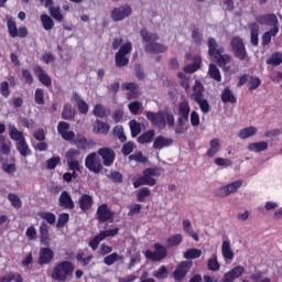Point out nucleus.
Masks as SVG:
<instances>
[{
    "mask_svg": "<svg viewBox=\"0 0 282 282\" xmlns=\"http://www.w3.org/2000/svg\"><path fill=\"white\" fill-rule=\"evenodd\" d=\"M169 147H173V139L164 135H159L154 139L153 149H156V151H162V149H166Z\"/></svg>",
    "mask_w": 282,
    "mask_h": 282,
    "instance_id": "nucleus-14",
    "label": "nucleus"
},
{
    "mask_svg": "<svg viewBox=\"0 0 282 282\" xmlns=\"http://www.w3.org/2000/svg\"><path fill=\"white\" fill-rule=\"evenodd\" d=\"M153 138H155V130H148L138 138V142L139 144H148L153 141Z\"/></svg>",
    "mask_w": 282,
    "mask_h": 282,
    "instance_id": "nucleus-39",
    "label": "nucleus"
},
{
    "mask_svg": "<svg viewBox=\"0 0 282 282\" xmlns=\"http://www.w3.org/2000/svg\"><path fill=\"white\" fill-rule=\"evenodd\" d=\"M93 204H94V197H91L88 194H84L79 198V206H80L82 210H89V208H91Z\"/></svg>",
    "mask_w": 282,
    "mask_h": 282,
    "instance_id": "nucleus-34",
    "label": "nucleus"
},
{
    "mask_svg": "<svg viewBox=\"0 0 282 282\" xmlns=\"http://www.w3.org/2000/svg\"><path fill=\"white\" fill-rule=\"evenodd\" d=\"M51 17L58 21V23H63V13L61 12V7H50L48 10Z\"/></svg>",
    "mask_w": 282,
    "mask_h": 282,
    "instance_id": "nucleus-48",
    "label": "nucleus"
},
{
    "mask_svg": "<svg viewBox=\"0 0 282 282\" xmlns=\"http://www.w3.org/2000/svg\"><path fill=\"white\" fill-rule=\"evenodd\" d=\"M34 99L36 105H45V93H43V89H35Z\"/></svg>",
    "mask_w": 282,
    "mask_h": 282,
    "instance_id": "nucleus-55",
    "label": "nucleus"
},
{
    "mask_svg": "<svg viewBox=\"0 0 282 282\" xmlns=\"http://www.w3.org/2000/svg\"><path fill=\"white\" fill-rule=\"evenodd\" d=\"M63 120H73L74 118V110L72 109V105L66 104L64 106L63 112H62Z\"/></svg>",
    "mask_w": 282,
    "mask_h": 282,
    "instance_id": "nucleus-52",
    "label": "nucleus"
},
{
    "mask_svg": "<svg viewBox=\"0 0 282 282\" xmlns=\"http://www.w3.org/2000/svg\"><path fill=\"white\" fill-rule=\"evenodd\" d=\"M221 100L223 102H231L232 105L237 102V98L235 97V95H232V91L228 87L224 89L221 94Z\"/></svg>",
    "mask_w": 282,
    "mask_h": 282,
    "instance_id": "nucleus-46",
    "label": "nucleus"
},
{
    "mask_svg": "<svg viewBox=\"0 0 282 282\" xmlns=\"http://www.w3.org/2000/svg\"><path fill=\"white\" fill-rule=\"evenodd\" d=\"M74 274V264L69 261L59 262L53 270L52 278L55 281H70Z\"/></svg>",
    "mask_w": 282,
    "mask_h": 282,
    "instance_id": "nucleus-2",
    "label": "nucleus"
},
{
    "mask_svg": "<svg viewBox=\"0 0 282 282\" xmlns=\"http://www.w3.org/2000/svg\"><path fill=\"white\" fill-rule=\"evenodd\" d=\"M207 268L212 272H218L220 264L219 261L217 260V254L214 253L207 261Z\"/></svg>",
    "mask_w": 282,
    "mask_h": 282,
    "instance_id": "nucleus-45",
    "label": "nucleus"
},
{
    "mask_svg": "<svg viewBox=\"0 0 282 282\" xmlns=\"http://www.w3.org/2000/svg\"><path fill=\"white\" fill-rule=\"evenodd\" d=\"M204 98V85L199 82H195V85L193 87V94H192V99L194 101L200 100Z\"/></svg>",
    "mask_w": 282,
    "mask_h": 282,
    "instance_id": "nucleus-32",
    "label": "nucleus"
},
{
    "mask_svg": "<svg viewBox=\"0 0 282 282\" xmlns=\"http://www.w3.org/2000/svg\"><path fill=\"white\" fill-rule=\"evenodd\" d=\"M40 19L44 30L50 31L54 28V20L50 15L44 13Z\"/></svg>",
    "mask_w": 282,
    "mask_h": 282,
    "instance_id": "nucleus-47",
    "label": "nucleus"
},
{
    "mask_svg": "<svg viewBox=\"0 0 282 282\" xmlns=\"http://www.w3.org/2000/svg\"><path fill=\"white\" fill-rule=\"evenodd\" d=\"M195 102H197L203 113H208V111H210V104H208V100H206L205 98L197 99Z\"/></svg>",
    "mask_w": 282,
    "mask_h": 282,
    "instance_id": "nucleus-57",
    "label": "nucleus"
},
{
    "mask_svg": "<svg viewBox=\"0 0 282 282\" xmlns=\"http://www.w3.org/2000/svg\"><path fill=\"white\" fill-rule=\"evenodd\" d=\"M85 166L91 173H100V171H102V163H100V160L98 159L96 152L87 155L85 160Z\"/></svg>",
    "mask_w": 282,
    "mask_h": 282,
    "instance_id": "nucleus-7",
    "label": "nucleus"
},
{
    "mask_svg": "<svg viewBox=\"0 0 282 282\" xmlns=\"http://www.w3.org/2000/svg\"><path fill=\"white\" fill-rule=\"evenodd\" d=\"M183 231L186 235H189V237H192V239H194V241H199V236L193 229V224H191V220H188V219L183 220Z\"/></svg>",
    "mask_w": 282,
    "mask_h": 282,
    "instance_id": "nucleus-28",
    "label": "nucleus"
},
{
    "mask_svg": "<svg viewBox=\"0 0 282 282\" xmlns=\"http://www.w3.org/2000/svg\"><path fill=\"white\" fill-rule=\"evenodd\" d=\"M7 199L10 200L11 206H13V208H21V206H23V202L21 200V196L14 193H9L7 196Z\"/></svg>",
    "mask_w": 282,
    "mask_h": 282,
    "instance_id": "nucleus-43",
    "label": "nucleus"
},
{
    "mask_svg": "<svg viewBox=\"0 0 282 282\" xmlns=\"http://www.w3.org/2000/svg\"><path fill=\"white\" fill-rule=\"evenodd\" d=\"M261 85V79L259 77H250L248 82L249 89H257Z\"/></svg>",
    "mask_w": 282,
    "mask_h": 282,
    "instance_id": "nucleus-64",
    "label": "nucleus"
},
{
    "mask_svg": "<svg viewBox=\"0 0 282 282\" xmlns=\"http://www.w3.org/2000/svg\"><path fill=\"white\" fill-rule=\"evenodd\" d=\"M7 28L12 39H17V36H19V32L17 30V22L11 17H7Z\"/></svg>",
    "mask_w": 282,
    "mask_h": 282,
    "instance_id": "nucleus-41",
    "label": "nucleus"
},
{
    "mask_svg": "<svg viewBox=\"0 0 282 282\" xmlns=\"http://www.w3.org/2000/svg\"><path fill=\"white\" fill-rule=\"evenodd\" d=\"M97 216L99 221H109V219H113V213L109 210L107 205H100L97 209Z\"/></svg>",
    "mask_w": 282,
    "mask_h": 282,
    "instance_id": "nucleus-17",
    "label": "nucleus"
},
{
    "mask_svg": "<svg viewBox=\"0 0 282 282\" xmlns=\"http://www.w3.org/2000/svg\"><path fill=\"white\" fill-rule=\"evenodd\" d=\"M112 133L120 142H127V135L124 134V128H122V126H116Z\"/></svg>",
    "mask_w": 282,
    "mask_h": 282,
    "instance_id": "nucleus-50",
    "label": "nucleus"
},
{
    "mask_svg": "<svg viewBox=\"0 0 282 282\" xmlns=\"http://www.w3.org/2000/svg\"><path fill=\"white\" fill-rule=\"evenodd\" d=\"M212 61H215V63H217L219 67H226L227 65H229V63L232 62V55L218 53L212 57Z\"/></svg>",
    "mask_w": 282,
    "mask_h": 282,
    "instance_id": "nucleus-18",
    "label": "nucleus"
},
{
    "mask_svg": "<svg viewBox=\"0 0 282 282\" xmlns=\"http://www.w3.org/2000/svg\"><path fill=\"white\" fill-rule=\"evenodd\" d=\"M147 119L151 122L152 127H158V129H166V122L170 127L175 124V117L169 112H145Z\"/></svg>",
    "mask_w": 282,
    "mask_h": 282,
    "instance_id": "nucleus-1",
    "label": "nucleus"
},
{
    "mask_svg": "<svg viewBox=\"0 0 282 282\" xmlns=\"http://www.w3.org/2000/svg\"><path fill=\"white\" fill-rule=\"evenodd\" d=\"M221 252L226 261H232V259H235V252L232 251V248H230V241H223Z\"/></svg>",
    "mask_w": 282,
    "mask_h": 282,
    "instance_id": "nucleus-26",
    "label": "nucleus"
},
{
    "mask_svg": "<svg viewBox=\"0 0 282 282\" xmlns=\"http://www.w3.org/2000/svg\"><path fill=\"white\" fill-rule=\"evenodd\" d=\"M40 217L47 221V224L54 225L56 224V215L50 213V212H44L40 214Z\"/></svg>",
    "mask_w": 282,
    "mask_h": 282,
    "instance_id": "nucleus-59",
    "label": "nucleus"
},
{
    "mask_svg": "<svg viewBox=\"0 0 282 282\" xmlns=\"http://www.w3.org/2000/svg\"><path fill=\"white\" fill-rule=\"evenodd\" d=\"M231 50L239 61H246L248 57V52L246 51V44H243V40L241 37H234L231 40Z\"/></svg>",
    "mask_w": 282,
    "mask_h": 282,
    "instance_id": "nucleus-6",
    "label": "nucleus"
},
{
    "mask_svg": "<svg viewBox=\"0 0 282 282\" xmlns=\"http://www.w3.org/2000/svg\"><path fill=\"white\" fill-rule=\"evenodd\" d=\"M153 276H155V279H166V276H169V270L166 267H161L159 270L153 272Z\"/></svg>",
    "mask_w": 282,
    "mask_h": 282,
    "instance_id": "nucleus-61",
    "label": "nucleus"
},
{
    "mask_svg": "<svg viewBox=\"0 0 282 282\" xmlns=\"http://www.w3.org/2000/svg\"><path fill=\"white\" fill-rule=\"evenodd\" d=\"M160 169H147L143 175L133 183V186L134 188H140V186H155V177H160Z\"/></svg>",
    "mask_w": 282,
    "mask_h": 282,
    "instance_id": "nucleus-3",
    "label": "nucleus"
},
{
    "mask_svg": "<svg viewBox=\"0 0 282 282\" xmlns=\"http://www.w3.org/2000/svg\"><path fill=\"white\" fill-rule=\"evenodd\" d=\"M8 131L9 138H11V140H13L14 142H20L21 140L25 139L23 132L19 131V129H17L15 126L12 123L8 124Z\"/></svg>",
    "mask_w": 282,
    "mask_h": 282,
    "instance_id": "nucleus-25",
    "label": "nucleus"
},
{
    "mask_svg": "<svg viewBox=\"0 0 282 282\" xmlns=\"http://www.w3.org/2000/svg\"><path fill=\"white\" fill-rule=\"evenodd\" d=\"M191 262L183 261L181 262L173 273V278L175 281H183L184 276L188 274V270H191Z\"/></svg>",
    "mask_w": 282,
    "mask_h": 282,
    "instance_id": "nucleus-12",
    "label": "nucleus"
},
{
    "mask_svg": "<svg viewBox=\"0 0 282 282\" xmlns=\"http://www.w3.org/2000/svg\"><path fill=\"white\" fill-rule=\"evenodd\" d=\"M251 45H259V24L252 23L249 25Z\"/></svg>",
    "mask_w": 282,
    "mask_h": 282,
    "instance_id": "nucleus-35",
    "label": "nucleus"
},
{
    "mask_svg": "<svg viewBox=\"0 0 282 282\" xmlns=\"http://www.w3.org/2000/svg\"><path fill=\"white\" fill-rule=\"evenodd\" d=\"M118 232H120V229L115 228V229H108V230H102L99 232L101 239L105 241V239H107V237H116V235H118Z\"/></svg>",
    "mask_w": 282,
    "mask_h": 282,
    "instance_id": "nucleus-60",
    "label": "nucleus"
},
{
    "mask_svg": "<svg viewBox=\"0 0 282 282\" xmlns=\"http://www.w3.org/2000/svg\"><path fill=\"white\" fill-rule=\"evenodd\" d=\"M109 124L97 120L94 124V131L95 133H100L101 135H107L109 133Z\"/></svg>",
    "mask_w": 282,
    "mask_h": 282,
    "instance_id": "nucleus-38",
    "label": "nucleus"
},
{
    "mask_svg": "<svg viewBox=\"0 0 282 282\" xmlns=\"http://www.w3.org/2000/svg\"><path fill=\"white\" fill-rule=\"evenodd\" d=\"M166 50H169L166 45L158 44L155 42L145 45V52H149V54H162L163 52H166Z\"/></svg>",
    "mask_w": 282,
    "mask_h": 282,
    "instance_id": "nucleus-23",
    "label": "nucleus"
},
{
    "mask_svg": "<svg viewBox=\"0 0 282 282\" xmlns=\"http://www.w3.org/2000/svg\"><path fill=\"white\" fill-rule=\"evenodd\" d=\"M247 149L251 153H261L263 151H268V142L267 141L251 142L248 144Z\"/></svg>",
    "mask_w": 282,
    "mask_h": 282,
    "instance_id": "nucleus-22",
    "label": "nucleus"
},
{
    "mask_svg": "<svg viewBox=\"0 0 282 282\" xmlns=\"http://www.w3.org/2000/svg\"><path fill=\"white\" fill-rule=\"evenodd\" d=\"M128 109L133 116H138V112L142 109V102L132 101L128 105Z\"/></svg>",
    "mask_w": 282,
    "mask_h": 282,
    "instance_id": "nucleus-58",
    "label": "nucleus"
},
{
    "mask_svg": "<svg viewBox=\"0 0 282 282\" xmlns=\"http://www.w3.org/2000/svg\"><path fill=\"white\" fill-rule=\"evenodd\" d=\"M76 259L79 263H83V265H89V263H91V260L94 259V256L87 254L86 251H82L77 253Z\"/></svg>",
    "mask_w": 282,
    "mask_h": 282,
    "instance_id": "nucleus-44",
    "label": "nucleus"
},
{
    "mask_svg": "<svg viewBox=\"0 0 282 282\" xmlns=\"http://www.w3.org/2000/svg\"><path fill=\"white\" fill-rule=\"evenodd\" d=\"M243 184H245L243 180L234 181L216 189V195L217 197H228L229 195H235V193H237V191H239V188H241Z\"/></svg>",
    "mask_w": 282,
    "mask_h": 282,
    "instance_id": "nucleus-5",
    "label": "nucleus"
},
{
    "mask_svg": "<svg viewBox=\"0 0 282 282\" xmlns=\"http://www.w3.org/2000/svg\"><path fill=\"white\" fill-rule=\"evenodd\" d=\"M35 74L42 85H45V87H50L52 85V78H50L47 74L43 72V68L41 66L35 67Z\"/></svg>",
    "mask_w": 282,
    "mask_h": 282,
    "instance_id": "nucleus-27",
    "label": "nucleus"
},
{
    "mask_svg": "<svg viewBox=\"0 0 282 282\" xmlns=\"http://www.w3.org/2000/svg\"><path fill=\"white\" fill-rule=\"evenodd\" d=\"M279 34V28H272L270 31H267L262 35V45H270L272 43V36Z\"/></svg>",
    "mask_w": 282,
    "mask_h": 282,
    "instance_id": "nucleus-37",
    "label": "nucleus"
},
{
    "mask_svg": "<svg viewBox=\"0 0 282 282\" xmlns=\"http://www.w3.org/2000/svg\"><path fill=\"white\" fill-rule=\"evenodd\" d=\"M259 22L269 28H279V19L274 14L262 15L259 19Z\"/></svg>",
    "mask_w": 282,
    "mask_h": 282,
    "instance_id": "nucleus-21",
    "label": "nucleus"
},
{
    "mask_svg": "<svg viewBox=\"0 0 282 282\" xmlns=\"http://www.w3.org/2000/svg\"><path fill=\"white\" fill-rule=\"evenodd\" d=\"M194 63L184 67L185 74H195L202 67V57L199 55L193 58Z\"/></svg>",
    "mask_w": 282,
    "mask_h": 282,
    "instance_id": "nucleus-29",
    "label": "nucleus"
},
{
    "mask_svg": "<svg viewBox=\"0 0 282 282\" xmlns=\"http://www.w3.org/2000/svg\"><path fill=\"white\" fill-rule=\"evenodd\" d=\"M0 151L4 155H10V145L6 143V137L0 135Z\"/></svg>",
    "mask_w": 282,
    "mask_h": 282,
    "instance_id": "nucleus-62",
    "label": "nucleus"
},
{
    "mask_svg": "<svg viewBox=\"0 0 282 282\" xmlns=\"http://www.w3.org/2000/svg\"><path fill=\"white\" fill-rule=\"evenodd\" d=\"M221 151V142L219 139H213L209 141V148L207 149V158H215L217 152Z\"/></svg>",
    "mask_w": 282,
    "mask_h": 282,
    "instance_id": "nucleus-20",
    "label": "nucleus"
},
{
    "mask_svg": "<svg viewBox=\"0 0 282 282\" xmlns=\"http://www.w3.org/2000/svg\"><path fill=\"white\" fill-rule=\"evenodd\" d=\"M17 149L19 153L23 155V158H28V155H30L31 153L30 147L28 145V142L25 141V139H22L21 141L17 142Z\"/></svg>",
    "mask_w": 282,
    "mask_h": 282,
    "instance_id": "nucleus-42",
    "label": "nucleus"
},
{
    "mask_svg": "<svg viewBox=\"0 0 282 282\" xmlns=\"http://www.w3.org/2000/svg\"><path fill=\"white\" fill-rule=\"evenodd\" d=\"M155 251L147 250L144 251V257L151 261H162L167 254L166 248L160 243L154 245Z\"/></svg>",
    "mask_w": 282,
    "mask_h": 282,
    "instance_id": "nucleus-8",
    "label": "nucleus"
},
{
    "mask_svg": "<svg viewBox=\"0 0 282 282\" xmlns=\"http://www.w3.org/2000/svg\"><path fill=\"white\" fill-rule=\"evenodd\" d=\"M59 206L62 208H68L72 210L74 208V200L72 199V195L68 192H63L59 196Z\"/></svg>",
    "mask_w": 282,
    "mask_h": 282,
    "instance_id": "nucleus-24",
    "label": "nucleus"
},
{
    "mask_svg": "<svg viewBox=\"0 0 282 282\" xmlns=\"http://www.w3.org/2000/svg\"><path fill=\"white\" fill-rule=\"evenodd\" d=\"M257 131H258L257 128L251 126L240 130L238 133V137L241 140H248V138H252V135H257Z\"/></svg>",
    "mask_w": 282,
    "mask_h": 282,
    "instance_id": "nucleus-36",
    "label": "nucleus"
},
{
    "mask_svg": "<svg viewBox=\"0 0 282 282\" xmlns=\"http://www.w3.org/2000/svg\"><path fill=\"white\" fill-rule=\"evenodd\" d=\"M183 237H182V234H176L174 236H171L169 239H167V245L173 248V246H180L183 241Z\"/></svg>",
    "mask_w": 282,
    "mask_h": 282,
    "instance_id": "nucleus-53",
    "label": "nucleus"
},
{
    "mask_svg": "<svg viewBox=\"0 0 282 282\" xmlns=\"http://www.w3.org/2000/svg\"><path fill=\"white\" fill-rule=\"evenodd\" d=\"M133 50V43L126 42L123 43L119 51L116 53L115 56V63L117 67H127L129 65V54H131V51Z\"/></svg>",
    "mask_w": 282,
    "mask_h": 282,
    "instance_id": "nucleus-4",
    "label": "nucleus"
},
{
    "mask_svg": "<svg viewBox=\"0 0 282 282\" xmlns=\"http://www.w3.org/2000/svg\"><path fill=\"white\" fill-rule=\"evenodd\" d=\"M140 35L143 39V41L148 43V45H151V43H155V41H158V34H153L149 32L147 29H142L140 31Z\"/></svg>",
    "mask_w": 282,
    "mask_h": 282,
    "instance_id": "nucleus-40",
    "label": "nucleus"
},
{
    "mask_svg": "<svg viewBox=\"0 0 282 282\" xmlns=\"http://www.w3.org/2000/svg\"><path fill=\"white\" fill-rule=\"evenodd\" d=\"M282 63V54L273 53L270 58L267 59L268 65H281Z\"/></svg>",
    "mask_w": 282,
    "mask_h": 282,
    "instance_id": "nucleus-54",
    "label": "nucleus"
},
{
    "mask_svg": "<svg viewBox=\"0 0 282 282\" xmlns=\"http://www.w3.org/2000/svg\"><path fill=\"white\" fill-rule=\"evenodd\" d=\"M73 98L80 113H87L89 111V105H87L86 101L80 98V95L75 93Z\"/></svg>",
    "mask_w": 282,
    "mask_h": 282,
    "instance_id": "nucleus-30",
    "label": "nucleus"
},
{
    "mask_svg": "<svg viewBox=\"0 0 282 282\" xmlns=\"http://www.w3.org/2000/svg\"><path fill=\"white\" fill-rule=\"evenodd\" d=\"M54 259V251L50 248H42L40 250L39 263L40 265H47V263H52Z\"/></svg>",
    "mask_w": 282,
    "mask_h": 282,
    "instance_id": "nucleus-15",
    "label": "nucleus"
},
{
    "mask_svg": "<svg viewBox=\"0 0 282 282\" xmlns=\"http://www.w3.org/2000/svg\"><path fill=\"white\" fill-rule=\"evenodd\" d=\"M57 133L62 135L63 140H66L67 142L74 140L76 138V133L74 131H69V123L65 121H61L57 124Z\"/></svg>",
    "mask_w": 282,
    "mask_h": 282,
    "instance_id": "nucleus-11",
    "label": "nucleus"
},
{
    "mask_svg": "<svg viewBox=\"0 0 282 282\" xmlns=\"http://www.w3.org/2000/svg\"><path fill=\"white\" fill-rule=\"evenodd\" d=\"M122 89H126L128 93V99L133 100L138 98V86L134 83H128L122 85Z\"/></svg>",
    "mask_w": 282,
    "mask_h": 282,
    "instance_id": "nucleus-33",
    "label": "nucleus"
},
{
    "mask_svg": "<svg viewBox=\"0 0 282 282\" xmlns=\"http://www.w3.org/2000/svg\"><path fill=\"white\" fill-rule=\"evenodd\" d=\"M151 195V189L149 187H143L138 192V202H144V198Z\"/></svg>",
    "mask_w": 282,
    "mask_h": 282,
    "instance_id": "nucleus-63",
    "label": "nucleus"
},
{
    "mask_svg": "<svg viewBox=\"0 0 282 282\" xmlns=\"http://www.w3.org/2000/svg\"><path fill=\"white\" fill-rule=\"evenodd\" d=\"M130 131L132 134V138H138L140 133L142 132V129L140 128V123L135 120H131L129 122Z\"/></svg>",
    "mask_w": 282,
    "mask_h": 282,
    "instance_id": "nucleus-51",
    "label": "nucleus"
},
{
    "mask_svg": "<svg viewBox=\"0 0 282 282\" xmlns=\"http://www.w3.org/2000/svg\"><path fill=\"white\" fill-rule=\"evenodd\" d=\"M98 155L102 159L104 166H111L116 162V152L109 148H100Z\"/></svg>",
    "mask_w": 282,
    "mask_h": 282,
    "instance_id": "nucleus-10",
    "label": "nucleus"
},
{
    "mask_svg": "<svg viewBox=\"0 0 282 282\" xmlns=\"http://www.w3.org/2000/svg\"><path fill=\"white\" fill-rule=\"evenodd\" d=\"M184 259H199L202 257V250L200 249H188L183 254Z\"/></svg>",
    "mask_w": 282,
    "mask_h": 282,
    "instance_id": "nucleus-49",
    "label": "nucleus"
},
{
    "mask_svg": "<svg viewBox=\"0 0 282 282\" xmlns=\"http://www.w3.org/2000/svg\"><path fill=\"white\" fill-rule=\"evenodd\" d=\"M93 113L97 118H105V117H107V109L104 108L102 105H96L94 110H93Z\"/></svg>",
    "mask_w": 282,
    "mask_h": 282,
    "instance_id": "nucleus-56",
    "label": "nucleus"
},
{
    "mask_svg": "<svg viewBox=\"0 0 282 282\" xmlns=\"http://www.w3.org/2000/svg\"><path fill=\"white\" fill-rule=\"evenodd\" d=\"M191 113V106L188 102L184 101L178 106V124L184 126L185 122H188V116Z\"/></svg>",
    "mask_w": 282,
    "mask_h": 282,
    "instance_id": "nucleus-13",
    "label": "nucleus"
},
{
    "mask_svg": "<svg viewBox=\"0 0 282 282\" xmlns=\"http://www.w3.org/2000/svg\"><path fill=\"white\" fill-rule=\"evenodd\" d=\"M243 272H246V268H243L242 265H238L231 271L225 273L223 282H232L235 281V279H239V276H241Z\"/></svg>",
    "mask_w": 282,
    "mask_h": 282,
    "instance_id": "nucleus-16",
    "label": "nucleus"
},
{
    "mask_svg": "<svg viewBox=\"0 0 282 282\" xmlns=\"http://www.w3.org/2000/svg\"><path fill=\"white\" fill-rule=\"evenodd\" d=\"M131 8L128 4L117 7L111 11V19L115 22L124 21L128 17H131Z\"/></svg>",
    "mask_w": 282,
    "mask_h": 282,
    "instance_id": "nucleus-9",
    "label": "nucleus"
},
{
    "mask_svg": "<svg viewBox=\"0 0 282 282\" xmlns=\"http://www.w3.org/2000/svg\"><path fill=\"white\" fill-rule=\"evenodd\" d=\"M208 76L213 80H216V83H221V72H219V68L215 64H209L208 66Z\"/></svg>",
    "mask_w": 282,
    "mask_h": 282,
    "instance_id": "nucleus-31",
    "label": "nucleus"
},
{
    "mask_svg": "<svg viewBox=\"0 0 282 282\" xmlns=\"http://www.w3.org/2000/svg\"><path fill=\"white\" fill-rule=\"evenodd\" d=\"M208 54L210 58L216 56V54H224V47L217 45V41L213 37H209L207 41Z\"/></svg>",
    "mask_w": 282,
    "mask_h": 282,
    "instance_id": "nucleus-19",
    "label": "nucleus"
}]
</instances>
